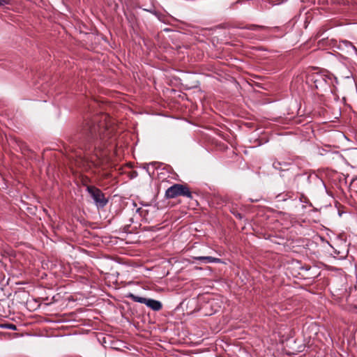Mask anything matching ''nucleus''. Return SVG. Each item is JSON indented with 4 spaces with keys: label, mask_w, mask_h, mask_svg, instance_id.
I'll list each match as a JSON object with an SVG mask.
<instances>
[{
    "label": "nucleus",
    "mask_w": 357,
    "mask_h": 357,
    "mask_svg": "<svg viewBox=\"0 0 357 357\" xmlns=\"http://www.w3.org/2000/svg\"><path fill=\"white\" fill-rule=\"evenodd\" d=\"M178 196H184L190 199L192 197L189 188L181 184H174L165 191V197L167 199L175 198Z\"/></svg>",
    "instance_id": "f03ea898"
},
{
    "label": "nucleus",
    "mask_w": 357,
    "mask_h": 357,
    "mask_svg": "<svg viewBox=\"0 0 357 357\" xmlns=\"http://www.w3.org/2000/svg\"><path fill=\"white\" fill-rule=\"evenodd\" d=\"M289 165H290V164H289V163L280 162H278V161L274 162L273 163V167L275 169H279V170H281V171L289 169V168L287 167L289 166Z\"/></svg>",
    "instance_id": "0eeeda50"
},
{
    "label": "nucleus",
    "mask_w": 357,
    "mask_h": 357,
    "mask_svg": "<svg viewBox=\"0 0 357 357\" xmlns=\"http://www.w3.org/2000/svg\"><path fill=\"white\" fill-rule=\"evenodd\" d=\"M86 190L98 206L104 207L107 204V199L100 189L94 186H87Z\"/></svg>",
    "instance_id": "7ed1b4c3"
},
{
    "label": "nucleus",
    "mask_w": 357,
    "mask_h": 357,
    "mask_svg": "<svg viewBox=\"0 0 357 357\" xmlns=\"http://www.w3.org/2000/svg\"><path fill=\"white\" fill-rule=\"evenodd\" d=\"M328 79H331V77L328 75H318L317 77L314 79V84L317 88L323 86L324 84L328 83Z\"/></svg>",
    "instance_id": "423d86ee"
},
{
    "label": "nucleus",
    "mask_w": 357,
    "mask_h": 357,
    "mask_svg": "<svg viewBox=\"0 0 357 357\" xmlns=\"http://www.w3.org/2000/svg\"><path fill=\"white\" fill-rule=\"evenodd\" d=\"M132 205H133L135 207H136V206H137V204H136V203H135V202H133V203H132Z\"/></svg>",
    "instance_id": "dca6fc26"
},
{
    "label": "nucleus",
    "mask_w": 357,
    "mask_h": 357,
    "mask_svg": "<svg viewBox=\"0 0 357 357\" xmlns=\"http://www.w3.org/2000/svg\"><path fill=\"white\" fill-rule=\"evenodd\" d=\"M136 213H139V215H140L141 216H142V215H143V214H142L143 211H142V208H137L136 209Z\"/></svg>",
    "instance_id": "4468645a"
},
{
    "label": "nucleus",
    "mask_w": 357,
    "mask_h": 357,
    "mask_svg": "<svg viewBox=\"0 0 357 357\" xmlns=\"http://www.w3.org/2000/svg\"><path fill=\"white\" fill-rule=\"evenodd\" d=\"M114 128L112 126L110 118L106 114L96 116L86 123L84 132L90 143L89 149H93L95 156L100 160H103L107 156L104 148L107 146V141L113 137Z\"/></svg>",
    "instance_id": "f257e3e1"
},
{
    "label": "nucleus",
    "mask_w": 357,
    "mask_h": 357,
    "mask_svg": "<svg viewBox=\"0 0 357 357\" xmlns=\"http://www.w3.org/2000/svg\"><path fill=\"white\" fill-rule=\"evenodd\" d=\"M248 29L252 30V31H258V30H262L266 29V27L263 26H259L255 24H251L248 27Z\"/></svg>",
    "instance_id": "1a4fd4ad"
},
{
    "label": "nucleus",
    "mask_w": 357,
    "mask_h": 357,
    "mask_svg": "<svg viewBox=\"0 0 357 357\" xmlns=\"http://www.w3.org/2000/svg\"><path fill=\"white\" fill-rule=\"evenodd\" d=\"M157 164V162H150L149 164H146V166L144 167L145 169H146V171L149 172V174H150V172H149V167L150 166H155V165Z\"/></svg>",
    "instance_id": "ddd939ff"
},
{
    "label": "nucleus",
    "mask_w": 357,
    "mask_h": 357,
    "mask_svg": "<svg viewBox=\"0 0 357 357\" xmlns=\"http://www.w3.org/2000/svg\"><path fill=\"white\" fill-rule=\"evenodd\" d=\"M344 43L347 47H350L352 49V50L355 52V54H357V49L354 45H352L351 43L348 42V41H345Z\"/></svg>",
    "instance_id": "9b49d317"
},
{
    "label": "nucleus",
    "mask_w": 357,
    "mask_h": 357,
    "mask_svg": "<svg viewBox=\"0 0 357 357\" xmlns=\"http://www.w3.org/2000/svg\"><path fill=\"white\" fill-rule=\"evenodd\" d=\"M193 259L196 261H200L205 264H211V263H220L221 259L219 258H215L213 257L209 256H199V257H194Z\"/></svg>",
    "instance_id": "20e7f679"
},
{
    "label": "nucleus",
    "mask_w": 357,
    "mask_h": 357,
    "mask_svg": "<svg viewBox=\"0 0 357 357\" xmlns=\"http://www.w3.org/2000/svg\"><path fill=\"white\" fill-rule=\"evenodd\" d=\"M10 3H11V0H0V6L10 5Z\"/></svg>",
    "instance_id": "f8f14e48"
},
{
    "label": "nucleus",
    "mask_w": 357,
    "mask_h": 357,
    "mask_svg": "<svg viewBox=\"0 0 357 357\" xmlns=\"http://www.w3.org/2000/svg\"><path fill=\"white\" fill-rule=\"evenodd\" d=\"M145 305L155 311L160 310L162 307L160 301L151 298H147Z\"/></svg>",
    "instance_id": "39448f33"
},
{
    "label": "nucleus",
    "mask_w": 357,
    "mask_h": 357,
    "mask_svg": "<svg viewBox=\"0 0 357 357\" xmlns=\"http://www.w3.org/2000/svg\"><path fill=\"white\" fill-rule=\"evenodd\" d=\"M234 215H235L236 217H237L238 218H239V219H241V218H242V215H241L240 213H234Z\"/></svg>",
    "instance_id": "2eb2a0df"
},
{
    "label": "nucleus",
    "mask_w": 357,
    "mask_h": 357,
    "mask_svg": "<svg viewBox=\"0 0 357 357\" xmlns=\"http://www.w3.org/2000/svg\"><path fill=\"white\" fill-rule=\"evenodd\" d=\"M1 328L10 329L13 331L16 330V326L12 324L1 325Z\"/></svg>",
    "instance_id": "9d476101"
},
{
    "label": "nucleus",
    "mask_w": 357,
    "mask_h": 357,
    "mask_svg": "<svg viewBox=\"0 0 357 357\" xmlns=\"http://www.w3.org/2000/svg\"><path fill=\"white\" fill-rule=\"evenodd\" d=\"M127 297L131 298L135 302H137V303H144V304H145V303L146 301V299H147L146 298L135 296V295H134L133 294H131V293L129 294Z\"/></svg>",
    "instance_id": "6e6552de"
}]
</instances>
